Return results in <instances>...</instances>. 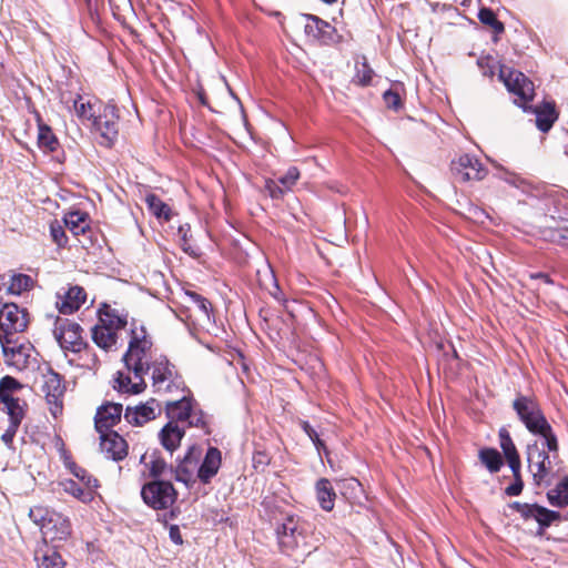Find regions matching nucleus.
<instances>
[{
  "instance_id": "obj_1",
  "label": "nucleus",
  "mask_w": 568,
  "mask_h": 568,
  "mask_svg": "<svg viewBox=\"0 0 568 568\" xmlns=\"http://www.w3.org/2000/svg\"><path fill=\"white\" fill-rule=\"evenodd\" d=\"M152 341L143 325L131 322L129 347L123 355L124 369L114 378V388L121 393L139 394L145 389L144 376L151 374L152 385L161 386L163 379L179 377L175 366L163 356H154Z\"/></svg>"
},
{
  "instance_id": "obj_2",
  "label": "nucleus",
  "mask_w": 568,
  "mask_h": 568,
  "mask_svg": "<svg viewBox=\"0 0 568 568\" xmlns=\"http://www.w3.org/2000/svg\"><path fill=\"white\" fill-rule=\"evenodd\" d=\"M513 408L531 434L544 438V445L550 453H554L552 459H558L557 436L537 400L530 396L518 395L513 402Z\"/></svg>"
},
{
  "instance_id": "obj_3",
  "label": "nucleus",
  "mask_w": 568,
  "mask_h": 568,
  "mask_svg": "<svg viewBox=\"0 0 568 568\" xmlns=\"http://www.w3.org/2000/svg\"><path fill=\"white\" fill-rule=\"evenodd\" d=\"M128 325V313L104 304L99 310V323L92 327V339L105 352L118 348V333Z\"/></svg>"
},
{
  "instance_id": "obj_4",
  "label": "nucleus",
  "mask_w": 568,
  "mask_h": 568,
  "mask_svg": "<svg viewBox=\"0 0 568 568\" xmlns=\"http://www.w3.org/2000/svg\"><path fill=\"white\" fill-rule=\"evenodd\" d=\"M21 388V384L11 376H4L0 379V409L6 412L10 419L9 426L1 437L7 446L12 445L24 417L26 403L13 396Z\"/></svg>"
},
{
  "instance_id": "obj_5",
  "label": "nucleus",
  "mask_w": 568,
  "mask_h": 568,
  "mask_svg": "<svg viewBox=\"0 0 568 568\" xmlns=\"http://www.w3.org/2000/svg\"><path fill=\"white\" fill-rule=\"evenodd\" d=\"M29 517L40 528L44 542L65 541L71 536V523L68 517L43 506H34Z\"/></svg>"
},
{
  "instance_id": "obj_6",
  "label": "nucleus",
  "mask_w": 568,
  "mask_h": 568,
  "mask_svg": "<svg viewBox=\"0 0 568 568\" xmlns=\"http://www.w3.org/2000/svg\"><path fill=\"white\" fill-rule=\"evenodd\" d=\"M307 528L308 525L300 517L286 514L275 528L281 551L291 555L297 549L307 548Z\"/></svg>"
},
{
  "instance_id": "obj_7",
  "label": "nucleus",
  "mask_w": 568,
  "mask_h": 568,
  "mask_svg": "<svg viewBox=\"0 0 568 568\" xmlns=\"http://www.w3.org/2000/svg\"><path fill=\"white\" fill-rule=\"evenodd\" d=\"M29 324V314L14 303H6L0 310V342L13 343L12 336L23 332Z\"/></svg>"
},
{
  "instance_id": "obj_8",
  "label": "nucleus",
  "mask_w": 568,
  "mask_h": 568,
  "mask_svg": "<svg viewBox=\"0 0 568 568\" xmlns=\"http://www.w3.org/2000/svg\"><path fill=\"white\" fill-rule=\"evenodd\" d=\"M499 79L517 97L515 103L526 110V104L534 98V83L523 72L505 65L499 70Z\"/></svg>"
},
{
  "instance_id": "obj_9",
  "label": "nucleus",
  "mask_w": 568,
  "mask_h": 568,
  "mask_svg": "<svg viewBox=\"0 0 568 568\" xmlns=\"http://www.w3.org/2000/svg\"><path fill=\"white\" fill-rule=\"evenodd\" d=\"M141 496L154 509H166L176 499V491L170 481L154 480L142 487Z\"/></svg>"
},
{
  "instance_id": "obj_10",
  "label": "nucleus",
  "mask_w": 568,
  "mask_h": 568,
  "mask_svg": "<svg viewBox=\"0 0 568 568\" xmlns=\"http://www.w3.org/2000/svg\"><path fill=\"white\" fill-rule=\"evenodd\" d=\"M91 128L100 134L106 145H111L119 134V114L115 105L108 103L99 106V113Z\"/></svg>"
},
{
  "instance_id": "obj_11",
  "label": "nucleus",
  "mask_w": 568,
  "mask_h": 568,
  "mask_svg": "<svg viewBox=\"0 0 568 568\" xmlns=\"http://www.w3.org/2000/svg\"><path fill=\"white\" fill-rule=\"evenodd\" d=\"M450 170L458 182L481 181L488 173L481 162L470 154H463L452 161Z\"/></svg>"
},
{
  "instance_id": "obj_12",
  "label": "nucleus",
  "mask_w": 568,
  "mask_h": 568,
  "mask_svg": "<svg viewBox=\"0 0 568 568\" xmlns=\"http://www.w3.org/2000/svg\"><path fill=\"white\" fill-rule=\"evenodd\" d=\"M81 333L80 325L74 322L62 318L55 321L54 337L64 351L78 353L83 348L84 342Z\"/></svg>"
},
{
  "instance_id": "obj_13",
  "label": "nucleus",
  "mask_w": 568,
  "mask_h": 568,
  "mask_svg": "<svg viewBox=\"0 0 568 568\" xmlns=\"http://www.w3.org/2000/svg\"><path fill=\"white\" fill-rule=\"evenodd\" d=\"M41 388L50 406L51 414L57 417L62 412V396L65 390L61 376L50 368L47 369L42 374Z\"/></svg>"
},
{
  "instance_id": "obj_14",
  "label": "nucleus",
  "mask_w": 568,
  "mask_h": 568,
  "mask_svg": "<svg viewBox=\"0 0 568 568\" xmlns=\"http://www.w3.org/2000/svg\"><path fill=\"white\" fill-rule=\"evenodd\" d=\"M527 460L535 483L537 485L541 484L551 468L549 455H547L545 449L540 448L538 444L535 443L527 447Z\"/></svg>"
},
{
  "instance_id": "obj_15",
  "label": "nucleus",
  "mask_w": 568,
  "mask_h": 568,
  "mask_svg": "<svg viewBox=\"0 0 568 568\" xmlns=\"http://www.w3.org/2000/svg\"><path fill=\"white\" fill-rule=\"evenodd\" d=\"M162 413V405L154 398L134 407L128 406L124 413L126 422L134 426H142L155 419Z\"/></svg>"
},
{
  "instance_id": "obj_16",
  "label": "nucleus",
  "mask_w": 568,
  "mask_h": 568,
  "mask_svg": "<svg viewBox=\"0 0 568 568\" xmlns=\"http://www.w3.org/2000/svg\"><path fill=\"white\" fill-rule=\"evenodd\" d=\"M517 511L525 519H535L541 529L549 527L554 521L559 520L560 514L558 511L549 510L536 504H519L516 503Z\"/></svg>"
},
{
  "instance_id": "obj_17",
  "label": "nucleus",
  "mask_w": 568,
  "mask_h": 568,
  "mask_svg": "<svg viewBox=\"0 0 568 568\" xmlns=\"http://www.w3.org/2000/svg\"><path fill=\"white\" fill-rule=\"evenodd\" d=\"M195 403L193 399L184 393L179 397L168 398L165 400V412L169 420H173L180 425V423H186Z\"/></svg>"
},
{
  "instance_id": "obj_18",
  "label": "nucleus",
  "mask_w": 568,
  "mask_h": 568,
  "mask_svg": "<svg viewBox=\"0 0 568 568\" xmlns=\"http://www.w3.org/2000/svg\"><path fill=\"white\" fill-rule=\"evenodd\" d=\"M101 436V452L106 458L113 460H122L128 455V444L123 437L114 432H102Z\"/></svg>"
},
{
  "instance_id": "obj_19",
  "label": "nucleus",
  "mask_w": 568,
  "mask_h": 568,
  "mask_svg": "<svg viewBox=\"0 0 568 568\" xmlns=\"http://www.w3.org/2000/svg\"><path fill=\"white\" fill-rule=\"evenodd\" d=\"M200 449L195 446L191 447L184 458L174 470V478L189 486L194 483V474L199 469Z\"/></svg>"
},
{
  "instance_id": "obj_20",
  "label": "nucleus",
  "mask_w": 568,
  "mask_h": 568,
  "mask_svg": "<svg viewBox=\"0 0 568 568\" xmlns=\"http://www.w3.org/2000/svg\"><path fill=\"white\" fill-rule=\"evenodd\" d=\"M305 19L304 31L313 40L328 42L333 40L335 29L326 21L313 14H303Z\"/></svg>"
},
{
  "instance_id": "obj_21",
  "label": "nucleus",
  "mask_w": 568,
  "mask_h": 568,
  "mask_svg": "<svg viewBox=\"0 0 568 568\" xmlns=\"http://www.w3.org/2000/svg\"><path fill=\"white\" fill-rule=\"evenodd\" d=\"M122 405L116 403H106L102 405L95 414V428L99 433L106 432L121 420Z\"/></svg>"
},
{
  "instance_id": "obj_22",
  "label": "nucleus",
  "mask_w": 568,
  "mask_h": 568,
  "mask_svg": "<svg viewBox=\"0 0 568 568\" xmlns=\"http://www.w3.org/2000/svg\"><path fill=\"white\" fill-rule=\"evenodd\" d=\"M185 428L173 420L168 424L159 433L161 445L169 452H174L181 444Z\"/></svg>"
},
{
  "instance_id": "obj_23",
  "label": "nucleus",
  "mask_w": 568,
  "mask_h": 568,
  "mask_svg": "<svg viewBox=\"0 0 568 568\" xmlns=\"http://www.w3.org/2000/svg\"><path fill=\"white\" fill-rule=\"evenodd\" d=\"M0 343L8 365L20 371L27 367L30 357V347L23 345L11 347V343H7L4 339Z\"/></svg>"
},
{
  "instance_id": "obj_24",
  "label": "nucleus",
  "mask_w": 568,
  "mask_h": 568,
  "mask_svg": "<svg viewBox=\"0 0 568 568\" xmlns=\"http://www.w3.org/2000/svg\"><path fill=\"white\" fill-rule=\"evenodd\" d=\"M221 466V452L215 447H210L204 460L199 466L197 477L203 483H209L214 477Z\"/></svg>"
},
{
  "instance_id": "obj_25",
  "label": "nucleus",
  "mask_w": 568,
  "mask_h": 568,
  "mask_svg": "<svg viewBox=\"0 0 568 568\" xmlns=\"http://www.w3.org/2000/svg\"><path fill=\"white\" fill-rule=\"evenodd\" d=\"M99 106L103 105L82 95H78L73 101V109L77 116L82 123H89L90 125L99 113Z\"/></svg>"
},
{
  "instance_id": "obj_26",
  "label": "nucleus",
  "mask_w": 568,
  "mask_h": 568,
  "mask_svg": "<svg viewBox=\"0 0 568 568\" xmlns=\"http://www.w3.org/2000/svg\"><path fill=\"white\" fill-rule=\"evenodd\" d=\"M62 489L82 503H90L95 496L98 486L85 485L74 479H65L60 483Z\"/></svg>"
},
{
  "instance_id": "obj_27",
  "label": "nucleus",
  "mask_w": 568,
  "mask_h": 568,
  "mask_svg": "<svg viewBox=\"0 0 568 568\" xmlns=\"http://www.w3.org/2000/svg\"><path fill=\"white\" fill-rule=\"evenodd\" d=\"M499 442L505 458L511 469L513 473H516L520 469V458L517 453L516 446L506 429H500L499 432Z\"/></svg>"
},
{
  "instance_id": "obj_28",
  "label": "nucleus",
  "mask_w": 568,
  "mask_h": 568,
  "mask_svg": "<svg viewBox=\"0 0 568 568\" xmlns=\"http://www.w3.org/2000/svg\"><path fill=\"white\" fill-rule=\"evenodd\" d=\"M316 499L321 508L325 511H331L334 508L336 494L331 484L326 478H321L315 485Z\"/></svg>"
},
{
  "instance_id": "obj_29",
  "label": "nucleus",
  "mask_w": 568,
  "mask_h": 568,
  "mask_svg": "<svg viewBox=\"0 0 568 568\" xmlns=\"http://www.w3.org/2000/svg\"><path fill=\"white\" fill-rule=\"evenodd\" d=\"M84 302V290L80 286H72L65 293L64 300L61 302L59 310L63 314H71L78 311Z\"/></svg>"
},
{
  "instance_id": "obj_30",
  "label": "nucleus",
  "mask_w": 568,
  "mask_h": 568,
  "mask_svg": "<svg viewBox=\"0 0 568 568\" xmlns=\"http://www.w3.org/2000/svg\"><path fill=\"white\" fill-rule=\"evenodd\" d=\"M34 558L38 562V568H63L65 566L61 555L54 548L47 546L38 549Z\"/></svg>"
},
{
  "instance_id": "obj_31",
  "label": "nucleus",
  "mask_w": 568,
  "mask_h": 568,
  "mask_svg": "<svg viewBox=\"0 0 568 568\" xmlns=\"http://www.w3.org/2000/svg\"><path fill=\"white\" fill-rule=\"evenodd\" d=\"M160 385H152L153 392L159 396H168L169 398L179 397L185 392V384L181 376L163 379Z\"/></svg>"
},
{
  "instance_id": "obj_32",
  "label": "nucleus",
  "mask_w": 568,
  "mask_h": 568,
  "mask_svg": "<svg viewBox=\"0 0 568 568\" xmlns=\"http://www.w3.org/2000/svg\"><path fill=\"white\" fill-rule=\"evenodd\" d=\"M64 226L75 236L84 234L89 230L88 214L80 211L68 213L63 219Z\"/></svg>"
},
{
  "instance_id": "obj_33",
  "label": "nucleus",
  "mask_w": 568,
  "mask_h": 568,
  "mask_svg": "<svg viewBox=\"0 0 568 568\" xmlns=\"http://www.w3.org/2000/svg\"><path fill=\"white\" fill-rule=\"evenodd\" d=\"M185 295L190 300V302L196 307L199 313V321L207 323L212 322L211 302L195 292L187 291L185 292Z\"/></svg>"
},
{
  "instance_id": "obj_34",
  "label": "nucleus",
  "mask_w": 568,
  "mask_h": 568,
  "mask_svg": "<svg viewBox=\"0 0 568 568\" xmlns=\"http://www.w3.org/2000/svg\"><path fill=\"white\" fill-rule=\"evenodd\" d=\"M38 145L48 152H53L59 146V141L51 128L40 120L38 123Z\"/></svg>"
},
{
  "instance_id": "obj_35",
  "label": "nucleus",
  "mask_w": 568,
  "mask_h": 568,
  "mask_svg": "<svg viewBox=\"0 0 568 568\" xmlns=\"http://www.w3.org/2000/svg\"><path fill=\"white\" fill-rule=\"evenodd\" d=\"M145 203L149 211L158 219H162L164 221H169L171 219L170 206L155 194H148L145 196Z\"/></svg>"
},
{
  "instance_id": "obj_36",
  "label": "nucleus",
  "mask_w": 568,
  "mask_h": 568,
  "mask_svg": "<svg viewBox=\"0 0 568 568\" xmlns=\"http://www.w3.org/2000/svg\"><path fill=\"white\" fill-rule=\"evenodd\" d=\"M536 113V124L538 129L542 132H547L554 124L557 115L555 109L550 104H545L542 109L535 110Z\"/></svg>"
},
{
  "instance_id": "obj_37",
  "label": "nucleus",
  "mask_w": 568,
  "mask_h": 568,
  "mask_svg": "<svg viewBox=\"0 0 568 568\" xmlns=\"http://www.w3.org/2000/svg\"><path fill=\"white\" fill-rule=\"evenodd\" d=\"M550 505L564 507L568 505V478L561 480L556 488L547 494Z\"/></svg>"
},
{
  "instance_id": "obj_38",
  "label": "nucleus",
  "mask_w": 568,
  "mask_h": 568,
  "mask_svg": "<svg viewBox=\"0 0 568 568\" xmlns=\"http://www.w3.org/2000/svg\"><path fill=\"white\" fill-rule=\"evenodd\" d=\"M479 458L490 473L498 471L503 465L500 454L493 448L481 449L479 452Z\"/></svg>"
},
{
  "instance_id": "obj_39",
  "label": "nucleus",
  "mask_w": 568,
  "mask_h": 568,
  "mask_svg": "<svg viewBox=\"0 0 568 568\" xmlns=\"http://www.w3.org/2000/svg\"><path fill=\"white\" fill-rule=\"evenodd\" d=\"M355 69H356V72H355V75L353 78V81L356 84H359V85H367V84H369L371 81H372L374 71L367 64L365 58H363L362 61H356Z\"/></svg>"
},
{
  "instance_id": "obj_40",
  "label": "nucleus",
  "mask_w": 568,
  "mask_h": 568,
  "mask_svg": "<svg viewBox=\"0 0 568 568\" xmlns=\"http://www.w3.org/2000/svg\"><path fill=\"white\" fill-rule=\"evenodd\" d=\"M478 19L481 23L489 26L496 34H500L505 30L504 24L496 18V14L490 9H480Z\"/></svg>"
},
{
  "instance_id": "obj_41",
  "label": "nucleus",
  "mask_w": 568,
  "mask_h": 568,
  "mask_svg": "<svg viewBox=\"0 0 568 568\" xmlns=\"http://www.w3.org/2000/svg\"><path fill=\"white\" fill-rule=\"evenodd\" d=\"M32 284V280L29 275L18 274L13 275L8 286V292L14 295H20L27 291Z\"/></svg>"
},
{
  "instance_id": "obj_42",
  "label": "nucleus",
  "mask_w": 568,
  "mask_h": 568,
  "mask_svg": "<svg viewBox=\"0 0 568 568\" xmlns=\"http://www.w3.org/2000/svg\"><path fill=\"white\" fill-rule=\"evenodd\" d=\"M68 468L72 475L77 478L75 480L85 485L98 486V480L93 478L85 469L78 466L74 463H69Z\"/></svg>"
},
{
  "instance_id": "obj_43",
  "label": "nucleus",
  "mask_w": 568,
  "mask_h": 568,
  "mask_svg": "<svg viewBox=\"0 0 568 568\" xmlns=\"http://www.w3.org/2000/svg\"><path fill=\"white\" fill-rule=\"evenodd\" d=\"M50 235L52 241L60 247H63L68 242L64 226L58 220L50 223Z\"/></svg>"
},
{
  "instance_id": "obj_44",
  "label": "nucleus",
  "mask_w": 568,
  "mask_h": 568,
  "mask_svg": "<svg viewBox=\"0 0 568 568\" xmlns=\"http://www.w3.org/2000/svg\"><path fill=\"white\" fill-rule=\"evenodd\" d=\"M187 426L191 427H197L202 429L207 428V419L205 414L199 408V406L195 404L190 417L186 420Z\"/></svg>"
},
{
  "instance_id": "obj_45",
  "label": "nucleus",
  "mask_w": 568,
  "mask_h": 568,
  "mask_svg": "<svg viewBox=\"0 0 568 568\" xmlns=\"http://www.w3.org/2000/svg\"><path fill=\"white\" fill-rule=\"evenodd\" d=\"M300 179V171L297 168L292 166L287 172L278 179V183L286 190L291 191Z\"/></svg>"
},
{
  "instance_id": "obj_46",
  "label": "nucleus",
  "mask_w": 568,
  "mask_h": 568,
  "mask_svg": "<svg viewBox=\"0 0 568 568\" xmlns=\"http://www.w3.org/2000/svg\"><path fill=\"white\" fill-rule=\"evenodd\" d=\"M302 429L305 432V434L310 437V439L313 442L317 450L320 452L322 448L325 449L324 443L320 439L318 434L316 430L310 425L308 422L302 420L301 423Z\"/></svg>"
},
{
  "instance_id": "obj_47",
  "label": "nucleus",
  "mask_w": 568,
  "mask_h": 568,
  "mask_svg": "<svg viewBox=\"0 0 568 568\" xmlns=\"http://www.w3.org/2000/svg\"><path fill=\"white\" fill-rule=\"evenodd\" d=\"M383 99L387 108L398 110L402 106L399 93L394 90H387L383 94Z\"/></svg>"
},
{
  "instance_id": "obj_48",
  "label": "nucleus",
  "mask_w": 568,
  "mask_h": 568,
  "mask_svg": "<svg viewBox=\"0 0 568 568\" xmlns=\"http://www.w3.org/2000/svg\"><path fill=\"white\" fill-rule=\"evenodd\" d=\"M265 190L267 191L272 199H281L286 192V190L283 186H280L273 180L265 181Z\"/></svg>"
},
{
  "instance_id": "obj_49",
  "label": "nucleus",
  "mask_w": 568,
  "mask_h": 568,
  "mask_svg": "<svg viewBox=\"0 0 568 568\" xmlns=\"http://www.w3.org/2000/svg\"><path fill=\"white\" fill-rule=\"evenodd\" d=\"M149 469L152 476H161L166 469V463L162 458L154 457L150 460Z\"/></svg>"
},
{
  "instance_id": "obj_50",
  "label": "nucleus",
  "mask_w": 568,
  "mask_h": 568,
  "mask_svg": "<svg viewBox=\"0 0 568 568\" xmlns=\"http://www.w3.org/2000/svg\"><path fill=\"white\" fill-rule=\"evenodd\" d=\"M513 474H514V477H515V483L506 488V494L508 496H517V495H519L521 493V490H523V487H524L523 480L520 478V469L517 471V474L516 473H513Z\"/></svg>"
},
{
  "instance_id": "obj_51",
  "label": "nucleus",
  "mask_w": 568,
  "mask_h": 568,
  "mask_svg": "<svg viewBox=\"0 0 568 568\" xmlns=\"http://www.w3.org/2000/svg\"><path fill=\"white\" fill-rule=\"evenodd\" d=\"M170 538L176 545H180L183 542L181 534H180V529L178 526L170 527Z\"/></svg>"
},
{
  "instance_id": "obj_52",
  "label": "nucleus",
  "mask_w": 568,
  "mask_h": 568,
  "mask_svg": "<svg viewBox=\"0 0 568 568\" xmlns=\"http://www.w3.org/2000/svg\"><path fill=\"white\" fill-rule=\"evenodd\" d=\"M504 180L507 183L513 184L515 186H518V182L520 181V179L517 175L510 174V173H507V175L504 178Z\"/></svg>"
},
{
  "instance_id": "obj_53",
  "label": "nucleus",
  "mask_w": 568,
  "mask_h": 568,
  "mask_svg": "<svg viewBox=\"0 0 568 568\" xmlns=\"http://www.w3.org/2000/svg\"><path fill=\"white\" fill-rule=\"evenodd\" d=\"M179 233L182 234V240L186 242V231L184 230V226H180Z\"/></svg>"
},
{
  "instance_id": "obj_54",
  "label": "nucleus",
  "mask_w": 568,
  "mask_h": 568,
  "mask_svg": "<svg viewBox=\"0 0 568 568\" xmlns=\"http://www.w3.org/2000/svg\"><path fill=\"white\" fill-rule=\"evenodd\" d=\"M536 277L544 278L545 282L550 283V280L548 278V276L546 274L539 273L536 275Z\"/></svg>"
}]
</instances>
